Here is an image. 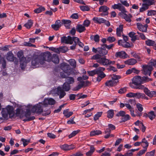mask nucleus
Returning a JSON list of instances; mask_svg holds the SVG:
<instances>
[{
    "label": "nucleus",
    "mask_w": 156,
    "mask_h": 156,
    "mask_svg": "<svg viewBox=\"0 0 156 156\" xmlns=\"http://www.w3.org/2000/svg\"><path fill=\"white\" fill-rule=\"evenodd\" d=\"M123 25L122 24L120 25L119 27L117 28L116 34L118 36L120 37L121 36L123 32Z\"/></svg>",
    "instance_id": "nucleus-24"
},
{
    "label": "nucleus",
    "mask_w": 156,
    "mask_h": 156,
    "mask_svg": "<svg viewBox=\"0 0 156 156\" xmlns=\"http://www.w3.org/2000/svg\"><path fill=\"white\" fill-rule=\"evenodd\" d=\"M91 59L96 60V62L103 66H107L109 65V60L105 57H101V56L98 54L93 55Z\"/></svg>",
    "instance_id": "nucleus-3"
},
{
    "label": "nucleus",
    "mask_w": 156,
    "mask_h": 156,
    "mask_svg": "<svg viewBox=\"0 0 156 156\" xmlns=\"http://www.w3.org/2000/svg\"><path fill=\"white\" fill-rule=\"evenodd\" d=\"M121 77L120 76L113 75L112 77V80L115 81H118V80L121 78Z\"/></svg>",
    "instance_id": "nucleus-64"
},
{
    "label": "nucleus",
    "mask_w": 156,
    "mask_h": 156,
    "mask_svg": "<svg viewBox=\"0 0 156 156\" xmlns=\"http://www.w3.org/2000/svg\"><path fill=\"white\" fill-rule=\"evenodd\" d=\"M146 44L149 46H154L156 45L155 42L154 41L149 40L146 41Z\"/></svg>",
    "instance_id": "nucleus-47"
},
{
    "label": "nucleus",
    "mask_w": 156,
    "mask_h": 156,
    "mask_svg": "<svg viewBox=\"0 0 156 156\" xmlns=\"http://www.w3.org/2000/svg\"><path fill=\"white\" fill-rule=\"evenodd\" d=\"M130 86L132 88L135 89H138L141 90H144H144L147 88L144 87V85H141V84H138L136 86H134L132 83H129Z\"/></svg>",
    "instance_id": "nucleus-16"
},
{
    "label": "nucleus",
    "mask_w": 156,
    "mask_h": 156,
    "mask_svg": "<svg viewBox=\"0 0 156 156\" xmlns=\"http://www.w3.org/2000/svg\"><path fill=\"white\" fill-rule=\"evenodd\" d=\"M136 62V60L134 58H131L125 61V64L130 65H133Z\"/></svg>",
    "instance_id": "nucleus-29"
},
{
    "label": "nucleus",
    "mask_w": 156,
    "mask_h": 156,
    "mask_svg": "<svg viewBox=\"0 0 156 156\" xmlns=\"http://www.w3.org/2000/svg\"><path fill=\"white\" fill-rule=\"evenodd\" d=\"M31 115L30 112L29 111H27V112L25 114L24 116L27 119H24V121H29L34 119H35V117L34 116H31L29 118L28 117V116L30 115Z\"/></svg>",
    "instance_id": "nucleus-26"
},
{
    "label": "nucleus",
    "mask_w": 156,
    "mask_h": 156,
    "mask_svg": "<svg viewBox=\"0 0 156 156\" xmlns=\"http://www.w3.org/2000/svg\"><path fill=\"white\" fill-rule=\"evenodd\" d=\"M73 40L74 41H73L74 42L75 44H78L80 47H83L84 46L83 43L81 42L80 41L79 39L77 37H74Z\"/></svg>",
    "instance_id": "nucleus-31"
},
{
    "label": "nucleus",
    "mask_w": 156,
    "mask_h": 156,
    "mask_svg": "<svg viewBox=\"0 0 156 156\" xmlns=\"http://www.w3.org/2000/svg\"><path fill=\"white\" fill-rule=\"evenodd\" d=\"M74 37H72L70 36H68L67 37H61V41L66 44H72L73 43Z\"/></svg>",
    "instance_id": "nucleus-10"
},
{
    "label": "nucleus",
    "mask_w": 156,
    "mask_h": 156,
    "mask_svg": "<svg viewBox=\"0 0 156 156\" xmlns=\"http://www.w3.org/2000/svg\"><path fill=\"white\" fill-rule=\"evenodd\" d=\"M144 2L149 7V6L154 4L155 2L154 0H145Z\"/></svg>",
    "instance_id": "nucleus-41"
},
{
    "label": "nucleus",
    "mask_w": 156,
    "mask_h": 156,
    "mask_svg": "<svg viewBox=\"0 0 156 156\" xmlns=\"http://www.w3.org/2000/svg\"><path fill=\"white\" fill-rule=\"evenodd\" d=\"M52 92L57 94L59 96V98L60 99L63 98L66 94V93L61 86H59L57 88L52 90Z\"/></svg>",
    "instance_id": "nucleus-6"
},
{
    "label": "nucleus",
    "mask_w": 156,
    "mask_h": 156,
    "mask_svg": "<svg viewBox=\"0 0 156 156\" xmlns=\"http://www.w3.org/2000/svg\"><path fill=\"white\" fill-rule=\"evenodd\" d=\"M156 15V11L155 10H148L147 15L148 16L155 15Z\"/></svg>",
    "instance_id": "nucleus-60"
},
{
    "label": "nucleus",
    "mask_w": 156,
    "mask_h": 156,
    "mask_svg": "<svg viewBox=\"0 0 156 156\" xmlns=\"http://www.w3.org/2000/svg\"><path fill=\"white\" fill-rule=\"evenodd\" d=\"M32 21L31 20H29L24 25V26L27 28H30L33 25Z\"/></svg>",
    "instance_id": "nucleus-42"
},
{
    "label": "nucleus",
    "mask_w": 156,
    "mask_h": 156,
    "mask_svg": "<svg viewBox=\"0 0 156 156\" xmlns=\"http://www.w3.org/2000/svg\"><path fill=\"white\" fill-rule=\"evenodd\" d=\"M130 119V116L128 114L125 115L122 119V122H125L128 120H129Z\"/></svg>",
    "instance_id": "nucleus-55"
},
{
    "label": "nucleus",
    "mask_w": 156,
    "mask_h": 156,
    "mask_svg": "<svg viewBox=\"0 0 156 156\" xmlns=\"http://www.w3.org/2000/svg\"><path fill=\"white\" fill-rule=\"evenodd\" d=\"M80 131L79 130L73 131L69 135V137L70 138L78 134Z\"/></svg>",
    "instance_id": "nucleus-50"
},
{
    "label": "nucleus",
    "mask_w": 156,
    "mask_h": 156,
    "mask_svg": "<svg viewBox=\"0 0 156 156\" xmlns=\"http://www.w3.org/2000/svg\"><path fill=\"white\" fill-rule=\"evenodd\" d=\"M131 54L133 57L137 59L138 61L141 60L140 57L138 54L133 51L131 52Z\"/></svg>",
    "instance_id": "nucleus-45"
},
{
    "label": "nucleus",
    "mask_w": 156,
    "mask_h": 156,
    "mask_svg": "<svg viewBox=\"0 0 156 156\" xmlns=\"http://www.w3.org/2000/svg\"><path fill=\"white\" fill-rule=\"evenodd\" d=\"M149 8L148 6L144 3L142 4V7L140 9V12H143Z\"/></svg>",
    "instance_id": "nucleus-38"
},
{
    "label": "nucleus",
    "mask_w": 156,
    "mask_h": 156,
    "mask_svg": "<svg viewBox=\"0 0 156 156\" xmlns=\"http://www.w3.org/2000/svg\"><path fill=\"white\" fill-rule=\"evenodd\" d=\"M43 65V61H41L39 55L34 56L31 59V66L34 68L41 67Z\"/></svg>",
    "instance_id": "nucleus-4"
},
{
    "label": "nucleus",
    "mask_w": 156,
    "mask_h": 156,
    "mask_svg": "<svg viewBox=\"0 0 156 156\" xmlns=\"http://www.w3.org/2000/svg\"><path fill=\"white\" fill-rule=\"evenodd\" d=\"M61 26V24L60 20H56L55 23L52 24L51 26L52 28L55 30H58Z\"/></svg>",
    "instance_id": "nucleus-20"
},
{
    "label": "nucleus",
    "mask_w": 156,
    "mask_h": 156,
    "mask_svg": "<svg viewBox=\"0 0 156 156\" xmlns=\"http://www.w3.org/2000/svg\"><path fill=\"white\" fill-rule=\"evenodd\" d=\"M63 89L65 91H68L70 89V86L69 84L65 83L63 85Z\"/></svg>",
    "instance_id": "nucleus-40"
},
{
    "label": "nucleus",
    "mask_w": 156,
    "mask_h": 156,
    "mask_svg": "<svg viewBox=\"0 0 156 156\" xmlns=\"http://www.w3.org/2000/svg\"><path fill=\"white\" fill-rule=\"evenodd\" d=\"M74 82V80L73 77H68L66 79V82L69 85L70 84H72Z\"/></svg>",
    "instance_id": "nucleus-44"
},
{
    "label": "nucleus",
    "mask_w": 156,
    "mask_h": 156,
    "mask_svg": "<svg viewBox=\"0 0 156 156\" xmlns=\"http://www.w3.org/2000/svg\"><path fill=\"white\" fill-rule=\"evenodd\" d=\"M90 21L87 20H85L83 22V25L85 27H88L90 24Z\"/></svg>",
    "instance_id": "nucleus-61"
},
{
    "label": "nucleus",
    "mask_w": 156,
    "mask_h": 156,
    "mask_svg": "<svg viewBox=\"0 0 156 156\" xmlns=\"http://www.w3.org/2000/svg\"><path fill=\"white\" fill-rule=\"evenodd\" d=\"M93 20L95 23L99 24L104 23L106 21V20L103 18L100 17H94L93 18Z\"/></svg>",
    "instance_id": "nucleus-25"
},
{
    "label": "nucleus",
    "mask_w": 156,
    "mask_h": 156,
    "mask_svg": "<svg viewBox=\"0 0 156 156\" xmlns=\"http://www.w3.org/2000/svg\"><path fill=\"white\" fill-rule=\"evenodd\" d=\"M136 25L137 28L140 31L143 32H147V27L148 26L147 24H145L144 26L140 23H137L136 24Z\"/></svg>",
    "instance_id": "nucleus-19"
},
{
    "label": "nucleus",
    "mask_w": 156,
    "mask_h": 156,
    "mask_svg": "<svg viewBox=\"0 0 156 156\" xmlns=\"http://www.w3.org/2000/svg\"><path fill=\"white\" fill-rule=\"evenodd\" d=\"M16 115L17 116L19 117L20 118H23L24 116V112L23 110L20 108L16 109Z\"/></svg>",
    "instance_id": "nucleus-21"
},
{
    "label": "nucleus",
    "mask_w": 156,
    "mask_h": 156,
    "mask_svg": "<svg viewBox=\"0 0 156 156\" xmlns=\"http://www.w3.org/2000/svg\"><path fill=\"white\" fill-rule=\"evenodd\" d=\"M144 93L146 95L150 97H156V91H151L147 88L144 90Z\"/></svg>",
    "instance_id": "nucleus-18"
},
{
    "label": "nucleus",
    "mask_w": 156,
    "mask_h": 156,
    "mask_svg": "<svg viewBox=\"0 0 156 156\" xmlns=\"http://www.w3.org/2000/svg\"><path fill=\"white\" fill-rule=\"evenodd\" d=\"M45 9L44 7L41 6L37 9H35L34 11V12L37 13H39L43 11H44Z\"/></svg>",
    "instance_id": "nucleus-46"
},
{
    "label": "nucleus",
    "mask_w": 156,
    "mask_h": 156,
    "mask_svg": "<svg viewBox=\"0 0 156 156\" xmlns=\"http://www.w3.org/2000/svg\"><path fill=\"white\" fill-rule=\"evenodd\" d=\"M77 80L79 82L78 83V86L80 87L81 88L84 86V83L83 82V79L81 77H78Z\"/></svg>",
    "instance_id": "nucleus-35"
},
{
    "label": "nucleus",
    "mask_w": 156,
    "mask_h": 156,
    "mask_svg": "<svg viewBox=\"0 0 156 156\" xmlns=\"http://www.w3.org/2000/svg\"><path fill=\"white\" fill-rule=\"evenodd\" d=\"M156 64V61L154 59H151V61L149 62L147 65H148V66H151L152 67L154 66V67Z\"/></svg>",
    "instance_id": "nucleus-52"
},
{
    "label": "nucleus",
    "mask_w": 156,
    "mask_h": 156,
    "mask_svg": "<svg viewBox=\"0 0 156 156\" xmlns=\"http://www.w3.org/2000/svg\"><path fill=\"white\" fill-rule=\"evenodd\" d=\"M41 61H43V65L46 61L50 62L51 61V55L49 51H47L39 55Z\"/></svg>",
    "instance_id": "nucleus-5"
},
{
    "label": "nucleus",
    "mask_w": 156,
    "mask_h": 156,
    "mask_svg": "<svg viewBox=\"0 0 156 156\" xmlns=\"http://www.w3.org/2000/svg\"><path fill=\"white\" fill-rule=\"evenodd\" d=\"M147 148H144V149L142 150H140L139 152L137 154V156H140L142 155L146 151Z\"/></svg>",
    "instance_id": "nucleus-62"
},
{
    "label": "nucleus",
    "mask_w": 156,
    "mask_h": 156,
    "mask_svg": "<svg viewBox=\"0 0 156 156\" xmlns=\"http://www.w3.org/2000/svg\"><path fill=\"white\" fill-rule=\"evenodd\" d=\"M45 106L47 105H54L55 103V101L52 98H47L44 99L43 102Z\"/></svg>",
    "instance_id": "nucleus-15"
},
{
    "label": "nucleus",
    "mask_w": 156,
    "mask_h": 156,
    "mask_svg": "<svg viewBox=\"0 0 156 156\" xmlns=\"http://www.w3.org/2000/svg\"><path fill=\"white\" fill-rule=\"evenodd\" d=\"M69 63L72 66L75 67L76 66V62L75 60L73 59H71L69 60Z\"/></svg>",
    "instance_id": "nucleus-58"
},
{
    "label": "nucleus",
    "mask_w": 156,
    "mask_h": 156,
    "mask_svg": "<svg viewBox=\"0 0 156 156\" xmlns=\"http://www.w3.org/2000/svg\"><path fill=\"white\" fill-rule=\"evenodd\" d=\"M136 107L138 110L140 112H142L143 110L142 105L139 103H138L136 104Z\"/></svg>",
    "instance_id": "nucleus-59"
},
{
    "label": "nucleus",
    "mask_w": 156,
    "mask_h": 156,
    "mask_svg": "<svg viewBox=\"0 0 156 156\" xmlns=\"http://www.w3.org/2000/svg\"><path fill=\"white\" fill-rule=\"evenodd\" d=\"M118 9L120 11H121L122 13V14H123L125 13H126L127 11L126 10L125 7L122 4H120Z\"/></svg>",
    "instance_id": "nucleus-51"
},
{
    "label": "nucleus",
    "mask_w": 156,
    "mask_h": 156,
    "mask_svg": "<svg viewBox=\"0 0 156 156\" xmlns=\"http://www.w3.org/2000/svg\"><path fill=\"white\" fill-rule=\"evenodd\" d=\"M69 109L64 110L63 112V114L66 118H69L73 114V112L69 111Z\"/></svg>",
    "instance_id": "nucleus-30"
},
{
    "label": "nucleus",
    "mask_w": 156,
    "mask_h": 156,
    "mask_svg": "<svg viewBox=\"0 0 156 156\" xmlns=\"http://www.w3.org/2000/svg\"><path fill=\"white\" fill-rule=\"evenodd\" d=\"M95 151V148L92 146H90V150L86 153L87 156H91Z\"/></svg>",
    "instance_id": "nucleus-34"
},
{
    "label": "nucleus",
    "mask_w": 156,
    "mask_h": 156,
    "mask_svg": "<svg viewBox=\"0 0 156 156\" xmlns=\"http://www.w3.org/2000/svg\"><path fill=\"white\" fill-rule=\"evenodd\" d=\"M132 83H132L133 85L134 84V86L142 83L141 77L140 76H135L132 79Z\"/></svg>",
    "instance_id": "nucleus-12"
},
{
    "label": "nucleus",
    "mask_w": 156,
    "mask_h": 156,
    "mask_svg": "<svg viewBox=\"0 0 156 156\" xmlns=\"http://www.w3.org/2000/svg\"><path fill=\"white\" fill-rule=\"evenodd\" d=\"M30 60V59L29 58L26 59L25 58H23L21 59L20 60V66L22 69H24L26 66V64Z\"/></svg>",
    "instance_id": "nucleus-14"
},
{
    "label": "nucleus",
    "mask_w": 156,
    "mask_h": 156,
    "mask_svg": "<svg viewBox=\"0 0 156 156\" xmlns=\"http://www.w3.org/2000/svg\"><path fill=\"white\" fill-rule=\"evenodd\" d=\"M143 73L145 75H149L150 76L151 72L153 69L152 67L148 66V65H144L142 66Z\"/></svg>",
    "instance_id": "nucleus-8"
},
{
    "label": "nucleus",
    "mask_w": 156,
    "mask_h": 156,
    "mask_svg": "<svg viewBox=\"0 0 156 156\" xmlns=\"http://www.w3.org/2000/svg\"><path fill=\"white\" fill-rule=\"evenodd\" d=\"M60 67L65 73L69 75L70 74L71 68L69 64L66 63H63L60 64Z\"/></svg>",
    "instance_id": "nucleus-9"
},
{
    "label": "nucleus",
    "mask_w": 156,
    "mask_h": 156,
    "mask_svg": "<svg viewBox=\"0 0 156 156\" xmlns=\"http://www.w3.org/2000/svg\"><path fill=\"white\" fill-rule=\"evenodd\" d=\"M134 97L137 98H143L145 97V95L144 94L139 92L134 93Z\"/></svg>",
    "instance_id": "nucleus-37"
},
{
    "label": "nucleus",
    "mask_w": 156,
    "mask_h": 156,
    "mask_svg": "<svg viewBox=\"0 0 156 156\" xmlns=\"http://www.w3.org/2000/svg\"><path fill=\"white\" fill-rule=\"evenodd\" d=\"M102 133V132L100 130H94L91 131L90 133V135L91 136L98 135Z\"/></svg>",
    "instance_id": "nucleus-33"
},
{
    "label": "nucleus",
    "mask_w": 156,
    "mask_h": 156,
    "mask_svg": "<svg viewBox=\"0 0 156 156\" xmlns=\"http://www.w3.org/2000/svg\"><path fill=\"white\" fill-rule=\"evenodd\" d=\"M102 114V112H98L96 114H95L94 118V120H96L98 119L101 116Z\"/></svg>",
    "instance_id": "nucleus-56"
},
{
    "label": "nucleus",
    "mask_w": 156,
    "mask_h": 156,
    "mask_svg": "<svg viewBox=\"0 0 156 156\" xmlns=\"http://www.w3.org/2000/svg\"><path fill=\"white\" fill-rule=\"evenodd\" d=\"M141 142V143L143 144L142 145L143 147L147 148L148 146V144L147 140L145 138H143Z\"/></svg>",
    "instance_id": "nucleus-43"
},
{
    "label": "nucleus",
    "mask_w": 156,
    "mask_h": 156,
    "mask_svg": "<svg viewBox=\"0 0 156 156\" xmlns=\"http://www.w3.org/2000/svg\"><path fill=\"white\" fill-rule=\"evenodd\" d=\"M60 148L64 151H69L75 148L73 145H68L67 144L61 145L60 146Z\"/></svg>",
    "instance_id": "nucleus-17"
},
{
    "label": "nucleus",
    "mask_w": 156,
    "mask_h": 156,
    "mask_svg": "<svg viewBox=\"0 0 156 156\" xmlns=\"http://www.w3.org/2000/svg\"><path fill=\"white\" fill-rule=\"evenodd\" d=\"M105 69V68L102 67H99V68L96 69L95 70L97 74H98L103 72Z\"/></svg>",
    "instance_id": "nucleus-49"
},
{
    "label": "nucleus",
    "mask_w": 156,
    "mask_h": 156,
    "mask_svg": "<svg viewBox=\"0 0 156 156\" xmlns=\"http://www.w3.org/2000/svg\"><path fill=\"white\" fill-rule=\"evenodd\" d=\"M99 36L96 34L95 36L91 35L90 36V39L94 41L95 42H98L99 41Z\"/></svg>",
    "instance_id": "nucleus-39"
},
{
    "label": "nucleus",
    "mask_w": 156,
    "mask_h": 156,
    "mask_svg": "<svg viewBox=\"0 0 156 156\" xmlns=\"http://www.w3.org/2000/svg\"><path fill=\"white\" fill-rule=\"evenodd\" d=\"M44 106L43 103H39L33 107L31 109V111L33 112L39 113L42 112V115L44 116L48 115L50 114L51 111L49 110H47L46 112L43 111V108Z\"/></svg>",
    "instance_id": "nucleus-1"
},
{
    "label": "nucleus",
    "mask_w": 156,
    "mask_h": 156,
    "mask_svg": "<svg viewBox=\"0 0 156 156\" xmlns=\"http://www.w3.org/2000/svg\"><path fill=\"white\" fill-rule=\"evenodd\" d=\"M6 58L8 61H10L12 62L14 61V55L11 51H9L7 53Z\"/></svg>",
    "instance_id": "nucleus-27"
},
{
    "label": "nucleus",
    "mask_w": 156,
    "mask_h": 156,
    "mask_svg": "<svg viewBox=\"0 0 156 156\" xmlns=\"http://www.w3.org/2000/svg\"><path fill=\"white\" fill-rule=\"evenodd\" d=\"M92 51L94 53H97V54L100 55L101 57L106 55L108 52V51L101 48H94L93 47Z\"/></svg>",
    "instance_id": "nucleus-7"
},
{
    "label": "nucleus",
    "mask_w": 156,
    "mask_h": 156,
    "mask_svg": "<svg viewBox=\"0 0 156 156\" xmlns=\"http://www.w3.org/2000/svg\"><path fill=\"white\" fill-rule=\"evenodd\" d=\"M17 55L18 58H19L20 60L23 58H25L23 56V51H19L17 54Z\"/></svg>",
    "instance_id": "nucleus-54"
},
{
    "label": "nucleus",
    "mask_w": 156,
    "mask_h": 156,
    "mask_svg": "<svg viewBox=\"0 0 156 156\" xmlns=\"http://www.w3.org/2000/svg\"><path fill=\"white\" fill-rule=\"evenodd\" d=\"M122 18L125 19L126 21L130 22L131 21V18L132 17V16L130 14L127 15L126 13H125L123 14H122Z\"/></svg>",
    "instance_id": "nucleus-28"
},
{
    "label": "nucleus",
    "mask_w": 156,
    "mask_h": 156,
    "mask_svg": "<svg viewBox=\"0 0 156 156\" xmlns=\"http://www.w3.org/2000/svg\"><path fill=\"white\" fill-rule=\"evenodd\" d=\"M2 115L4 118H7L8 115L10 117H13L14 115V108L12 106H7L5 108H3L1 112Z\"/></svg>",
    "instance_id": "nucleus-2"
},
{
    "label": "nucleus",
    "mask_w": 156,
    "mask_h": 156,
    "mask_svg": "<svg viewBox=\"0 0 156 156\" xmlns=\"http://www.w3.org/2000/svg\"><path fill=\"white\" fill-rule=\"evenodd\" d=\"M52 61L54 63L58 64L59 61L58 56L56 55H53L52 59Z\"/></svg>",
    "instance_id": "nucleus-36"
},
{
    "label": "nucleus",
    "mask_w": 156,
    "mask_h": 156,
    "mask_svg": "<svg viewBox=\"0 0 156 156\" xmlns=\"http://www.w3.org/2000/svg\"><path fill=\"white\" fill-rule=\"evenodd\" d=\"M80 9L83 11H88L90 10V8L87 5H83L80 6Z\"/></svg>",
    "instance_id": "nucleus-53"
},
{
    "label": "nucleus",
    "mask_w": 156,
    "mask_h": 156,
    "mask_svg": "<svg viewBox=\"0 0 156 156\" xmlns=\"http://www.w3.org/2000/svg\"><path fill=\"white\" fill-rule=\"evenodd\" d=\"M108 117L110 119H111L113 117L114 115V111L113 110H110L107 112Z\"/></svg>",
    "instance_id": "nucleus-48"
},
{
    "label": "nucleus",
    "mask_w": 156,
    "mask_h": 156,
    "mask_svg": "<svg viewBox=\"0 0 156 156\" xmlns=\"http://www.w3.org/2000/svg\"><path fill=\"white\" fill-rule=\"evenodd\" d=\"M118 82L119 81H115L112 80L107 81L105 83V84L106 86L108 87H112L115 86Z\"/></svg>",
    "instance_id": "nucleus-22"
},
{
    "label": "nucleus",
    "mask_w": 156,
    "mask_h": 156,
    "mask_svg": "<svg viewBox=\"0 0 156 156\" xmlns=\"http://www.w3.org/2000/svg\"><path fill=\"white\" fill-rule=\"evenodd\" d=\"M148 115L149 118L152 120L156 116V112L151 111L148 113Z\"/></svg>",
    "instance_id": "nucleus-32"
},
{
    "label": "nucleus",
    "mask_w": 156,
    "mask_h": 156,
    "mask_svg": "<svg viewBox=\"0 0 156 156\" xmlns=\"http://www.w3.org/2000/svg\"><path fill=\"white\" fill-rule=\"evenodd\" d=\"M125 113H126L124 111L121 110L118 112L116 115L117 116H122L123 117L125 114Z\"/></svg>",
    "instance_id": "nucleus-63"
},
{
    "label": "nucleus",
    "mask_w": 156,
    "mask_h": 156,
    "mask_svg": "<svg viewBox=\"0 0 156 156\" xmlns=\"http://www.w3.org/2000/svg\"><path fill=\"white\" fill-rule=\"evenodd\" d=\"M115 56L117 58H125L127 57V55L125 51H121L116 52Z\"/></svg>",
    "instance_id": "nucleus-13"
},
{
    "label": "nucleus",
    "mask_w": 156,
    "mask_h": 156,
    "mask_svg": "<svg viewBox=\"0 0 156 156\" xmlns=\"http://www.w3.org/2000/svg\"><path fill=\"white\" fill-rule=\"evenodd\" d=\"M76 29L77 32L81 33L84 31L86 30V28L83 25L77 24Z\"/></svg>",
    "instance_id": "nucleus-23"
},
{
    "label": "nucleus",
    "mask_w": 156,
    "mask_h": 156,
    "mask_svg": "<svg viewBox=\"0 0 156 156\" xmlns=\"http://www.w3.org/2000/svg\"><path fill=\"white\" fill-rule=\"evenodd\" d=\"M141 78L142 80V83L143 82H146L152 81V79L150 78L144 76L141 77Z\"/></svg>",
    "instance_id": "nucleus-57"
},
{
    "label": "nucleus",
    "mask_w": 156,
    "mask_h": 156,
    "mask_svg": "<svg viewBox=\"0 0 156 156\" xmlns=\"http://www.w3.org/2000/svg\"><path fill=\"white\" fill-rule=\"evenodd\" d=\"M109 8L105 5H103L100 6L99 9V12H102L100 15L101 16H104L107 15L108 14V10Z\"/></svg>",
    "instance_id": "nucleus-11"
}]
</instances>
